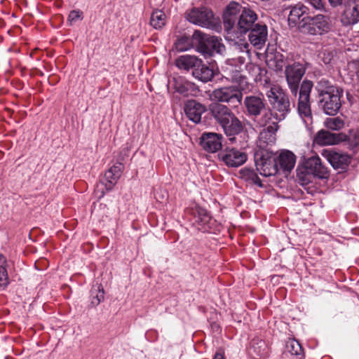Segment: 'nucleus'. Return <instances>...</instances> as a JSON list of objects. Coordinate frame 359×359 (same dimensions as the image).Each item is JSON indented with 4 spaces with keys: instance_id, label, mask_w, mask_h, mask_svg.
<instances>
[{
    "instance_id": "obj_29",
    "label": "nucleus",
    "mask_w": 359,
    "mask_h": 359,
    "mask_svg": "<svg viewBox=\"0 0 359 359\" xmlns=\"http://www.w3.org/2000/svg\"><path fill=\"white\" fill-rule=\"evenodd\" d=\"M239 175L241 179L248 182L250 184H256L259 187H262L263 184L257 175L252 169L243 168L239 171Z\"/></svg>"
},
{
    "instance_id": "obj_44",
    "label": "nucleus",
    "mask_w": 359,
    "mask_h": 359,
    "mask_svg": "<svg viewBox=\"0 0 359 359\" xmlns=\"http://www.w3.org/2000/svg\"><path fill=\"white\" fill-rule=\"evenodd\" d=\"M214 359H225V358H224V356L223 353H217L215 354V358Z\"/></svg>"
},
{
    "instance_id": "obj_2",
    "label": "nucleus",
    "mask_w": 359,
    "mask_h": 359,
    "mask_svg": "<svg viewBox=\"0 0 359 359\" xmlns=\"http://www.w3.org/2000/svg\"><path fill=\"white\" fill-rule=\"evenodd\" d=\"M257 15L254 11L240 4L231 1L223 15L224 27L229 34L235 32L245 34L255 27Z\"/></svg>"
},
{
    "instance_id": "obj_22",
    "label": "nucleus",
    "mask_w": 359,
    "mask_h": 359,
    "mask_svg": "<svg viewBox=\"0 0 359 359\" xmlns=\"http://www.w3.org/2000/svg\"><path fill=\"white\" fill-rule=\"evenodd\" d=\"M276 161L278 166L279 165L284 172H290L294 167L296 156L292 151L285 150L280 152Z\"/></svg>"
},
{
    "instance_id": "obj_16",
    "label": "nucleus",
    "mask_w": 359,
    "mask_h": 359,
    "mask_svg": "<svg viewBox=\"0 0 359 359\" xmlns=\"http://www.w3.org/2000/svg\"><path fill=\"white\" fill-rule=\"evenodd\" d=\"M323 155L334 169L344 170L350 163L348 155L332 149H325Z\"/></svg>"
},
{
    "instance_id": "obj_3",
    "label": "nucleus",
    "mask_w": 359,
    "mask_h": 359,
    "mask_svg": "<svg viewBox=\"0 0 359 359\" xmlns=\"http://www.w3.org/2000/svg\"><path fill=\"white\" fill-rule=\"evenodd\" d=\"M243 104L248 116L252 117L256 127L264 128L269 124L271 110L269 108L262 93L248 95Z\"/></svg>"
},
{
    "instance_id": "obj_39",
    "label": "nucleus",
    "mask_w": 359,
    "mask_h": 359,
    "mask_svg": "<svg viewBox=\"0 0 359 359\" xmlns=\"http://www.w3.org/2000/svg\"><path fill=\"white\" fill-rule=\"evenodd\" d=\"M320 57L322 61L325 65H328V64L331 63V62L334 57V53L332 51L325 50L320 55Z\"/></svg>"
},
{
    "instance_id": "obj_6",
    "label": "nucleus",
    "mask_w": 359,
    "mask_h": 359,
    "mask_svg": "<svg viewBox=\"0 0 359 359\" xmlns=\"http://www.w3.org/2000/svg\"><path fill=\"white\" fill-rule=\"evenodd\" d=\"M271 116L269 119V124L267 126L268 132L275 133L279 128L278 123L284 120L290 113V102L289 97L285 93H280L276 100L271 101Z\"/></svg>"
},
{
    "instance_id": "obj_14",
    "label": "nucleus",
    "mask_w": 359,
    "mask_h": 359,
    "mask_svg": "<svg viewBox=\"0 0 359 359\" xmlns=\"http://www.w3.org/2000/svg\"><path fill=\"white\" fill-rule=\"evenodd\" d=\"M221 127L231 143L236 141V136L243 130L242 122L233 113L221 125Z\"/></svg>"
},
{
    "instance_id": "obj_25",
    "label": "nucleus",
    "mask_w": 359,
    "mask_h": 359,
    "mask_svg": "<svg viewBox=\"0 0 359 359\" xmlns=\"http://www.w3.org/2000/svg\"><path fill=\"white\" fill-rule=\"evenodd\" d=\"M123 167V165L121 163H118L110 168L105 172L104 177L107 182V184H106L107 190H111L113 186L117 182L121 176Z\"/></svg>"
},
{
    "instance_id": "obj_4",
    "label": "nucleus",
    "mask_w": 359,
    "mask_h": 359,
    "mask_svg": "<svg viewBox=\"0 0 359 359\" xmlns=\"http://www.w3.org/2000/svg\"><path fill=\"white\" fill-rule=\"evenodd\" d=\"M176 65L181 69H191L193 76L203 83L211 81L214 77L212 69L194 55H184L179 57L176 60Z\"/></svg>"
},
{
    "instance_id": "obj_28",
    "label": "nucleus",
    "mask_w": 359,
    "mask_h": 359,
    "mask_svg": "<svg viewBox=\"0 0 359 359\" xmlns=\"http://www.w3.org/2000/svg\"><path fill=\"white\" fill-rule=\"evenodd\" d=\"M175 92L183 97L194 95L195 93V86L194 83L188 81H176L175 83Z\"/></svg>"
},
{
    "instance_id": "obj_23",
    "label": "nucleus",
    "mask_w": 359,
    "mask_h": 359,
    "mask_svg": "<svg viewBox=\"0 0 359 359\" xmlns=\"http://www.w3.org/2000/svg\"><path fill=\"white\" fill-rule=\"evenodd\" d=\"M315 89L318 93V99H320L327 95L337 93L342 88L333 85L330 80L325 78H320L318 79Z\"/></svg>"
},
{
    "instance_id": "obj_17",
    "label": "nucleus",
    "mask_w": 359,
    "mask_h": 359,
    "mask_svg": "<svg viewBox=\"0 0 359 359\" xmlns=\"http://www.w3.org/2000/svg\"><path fill=\"white\" fill-rule=\"evenodd\" d=\"M203 40H205L206 43L201 44L198 47V51L205 56L212 55L215 52L222 55L225 52V46L222 43V39L216 36H209L206 39L201 36Z\"/></svg>"
},
{
    "instance_id": "obj_20",
    "label": "nucleus",
    "mask_w": 359,
    "mask_h": 359,
    "mask_svg": "<svg viewBox=\"0 0 359 359\" xmlns=\"http://www.w3.org/2000/svg\"><path fill=\"white\" fill-rule=\"evenodd\" d=\"M206 111L205 106L194 100H188L184 105V111L187 116L195 123L201 122V115Z\"/></svg>"
},
{
    "instance_id": "obj_11",
    "label": "nucleus",
    "mask_w": 359,
    "mask_h": 359,
    "mask_svg": "<svg viewBox=\"0 0 359 359\" xmlns=\"http://www.w3.org/2000/svg\"><path fill=\"white\" fill-rule=\"evenodd\" d=\"M341 15V22L345 26L353 25L359 22V0L344 1Z\"/></svg>"
},
{
    "instance_id": "obj_24",
    "label": "nucleus",
    "mask_w": 359,
    "mask_h": 359,
    "mask_svg": "<svg viewBox=\"0 0 359 359\" xmlns=\"http://www.w3.org/2000/svg\"><path fill=\"white\" fill-rule=\"evenodd\" d=\"M341 140V134L333 133L324 130H320L314 139L315 142L320 145L335 144Z\"/></svg>"
},
{
    "instance_id": "obj_13",
    "label": "nucleus",
    "mask_w": 359,
    "mask_h": 359,
    "mask_svg": "<svg viewBox=\"0 0 359 359\" xmlns=\"http://www.w3.org/2000/svg\"><path fill=\"white\" fill-rule=\"evenodd\" d=\"M219 158L229 167H239L247 161L245 152L235 148H226L219 154Z\"/></svg>"
},
{
    "instance_id": "obj_8",
    "label": "nucleus",
    "mask_w": 359,
    "mask_h": 359,
    "mask_svg": "<svg viewBox=\"0 0 359 359\" xmlns=\"http://www.w3.org/2000/svg\"><path fill=\"white\" fill-rule=\"evenodd\" d=\"M211 97L217 102H226L236 107L241 103L242 93L236 86H231L214 90Z\"/></svg>"
},
{
    "instance_id": "obj_5",
    "label": "nucleus",
    "mask_w": 359,
    "mask_h": 359,
    "mask_svg": "<svg viewBox=\"0 0 359 359\" xmlns=\"http://www.w3.org/2000/svg\"><path fill=\"white\" fill-rule=\"evenodd\" d=\"M186 19L191 23L208 29L219 31L220 21L207 7L193 8L185 13Z\"/></svg>"
},
{
    "instance_id": "obj_7",
    "label": "nucleus",
    "mask_w": 359,
    "mask_h": 359,
    "mask_svg": "<svg viewBox=\"0 0 359 359\" xmlns=\"http://www.w3.org/2000/svg\"><path fill=\"white\" fill-rule=\"evenodd\" d=\"M299 27L304 33L322 34L330 29L329 18L322 14L306 16L302 18Z\"/></svg>"
},
{
    "instance_id": "obj_43",
    "label": "nucleus",
    "mask_w": 359,
    "mask_h": 359,
    "mask_svg": "<svg viewBox=\"0 0 359 359\" xmlns=\"http://www.w3.org/2000/svg\"><path fill=\"white\" fill-rule=\"evenodd\" d=\"M201 214H203V217L201 218V222L203 223H207L209 221L210 218V217L209 216V215L207 212V211L203 210L201 211Z\"/></svg>"
},
{
    "instance_id": "obj_27",
    "label": "nucleus",
    "mask_w": 359,
    "mask_h": 359,
    "mask_svg": "<svg viewBox=\"0 0 359 359\" xmlns=\"http://www.w3.org/2000/svg\"><path fill=\"white\" fill-rule=\"evenodd\" d=\"M268 66L276 72H280L286 67L289 63L286 61L285 56L280 53H276L267 59Z\"/></svg>"
},
{
    "instance_id": "obj_31",
    "label": "nucleus",
    "mask_w": 359,
    "mask_h": 359,
    "mask_svg": "<svg viewBox=\"0 0 359 359\" xmlns=\"http://www.w3.org/2000/svg\"><path fill=\"white\" fill-rule=\"evenodd\" d=\"M251 349L260 358L267 356L268 351L266 343L262 340L254 339L251 344Z\"/></svg>"
},
{
    "instance_id": "obj_38",
    "label": "nucleus",
    "mask_w": 359,
    "mask_h": 359,
    "mask_svg": "<svg viewBox=\"0 0 359 359\" xmlns=\"http://www.w3.org/2000/svg\"><path fill=\"white\" fill-rule=\"evenodd\" d=\"M82 12L80 11H72L68 17V20L71 24L76 22L78 20H82Z\"/></svg>"
},
{
    "instance_id": "obj_47",
    "label": "nucleus",
    "mask_w": 359,
    "mask_h": 359,
    "mask_svg": "<svg viewBox=\"0 0 359 359\" xmlns=\"http://www.w3.org/2000/svg\"><path fill=\"white\" fill-rule=\"evenodd\" d=\"M46 56H48V51H47V50H46Z\"/></svg>"
},
{
    "instance_id": "obj_9",
    "label": "nucleus",
    "mask_w": 359,
    "mask_h": 359,
    "mask_svg": "<svg viewBox=\"0 0 359 359\" xmlns=\"http://www.w3.org/2000/svg\"><path fill=\"white\" fill-rule=\"evenodd\" d=\"M226 63L230 65L239 66L243 65L250 56L249 44L245 41L234 42L229 47Z\"/></svg>"
},
{
    "instance_id": "obj_36",
    "label": "nucleus",
    "mask_w": 359,
    "mask_h": 359,
    "mask_svg": "<svg viewBox=\"0 0 359 359\" xmlns=\"http://www.w3.org/2000/svg\"><path fill=\"white\" fill-rule=\"evenodd\" d=\"M92 299L91 304L93 306H96L100 304V303L104 300V289L101 287V285H98L97 289H94L91 292Z\"/></svg>"
},
{
    "instance_id": "obj_34",
    "label": "nucleus",
    "mask_w": 359,
    "mask_h": 359,
    "mask_svg": "<svg viewBox=\"0 0 359 359\" xmlns=\"http://www.w3.org/2000/svg\"><path fill=\"white\" fill-rule=\"evenodd\" d=\"M286 348L292 355H300L303 349L299 341L295 339H290L287 341Z\"/></svg>"
},
{
    "instance_id": "obj_33",
    "label": "nucleus",
    "mask_w": 359,
    "mask_h": 359,
    "mask_svg": "<svg viewBox=\"0 0 359 359\" xmlns=\"http://www.w3.org/2000/svg\"><path fill=\"white\" fill-rule=\"evenodd\" d=\"M325 127L330 130H339L344 126V121L339 117L327 118L324 122Z\"/></svg>"
},
{
    "instance_id": "obj_12",
    "label": "nucleus",
    "mask_w": 359,
    "mask_h": 359,
    "mask_svg": "<svg viewBox=\"0 0 359 359\" xmlns=\"http://www.w3.org/2000/svg\"><path fill=\"white\" fill-rule=\"evenodd\" d=\"M257 170L265 177L275 175L278 170L276 158L268 153L262 154L259 159L255 161Z\"/></svg>"
},
{
    "instance_id": "obj_48",
    "label": "nucleus",
    "mask_w": 359,
    "mask_h": 359,
    "mask_svg": "<svg viewBox=\"0 0 359 359\" xmlns=\"http://www.w3.org/2000/svg\"><path fill=\"white\" fill-rule=\"evenodd\" d=\"M48 83L51 84V81H50V78L48 79Z\"/></svg>"
},
{
    "instance_id": "obj_35",
    "label": "nucleus",
    "mask_w": 359,
    "mask_h": 359,
    "mask_svg": "<svg viewBox=\"0 0 359 359\" xmlns=\"http://www.w3.org/2000/svg\"><path fill=\"white\" fill-rule=\"evenodd\" d=\"M6 263L5 257L0 254V287H4L8 283Z\"/></svg>"
},
{
    "instance_id": "obj_42",
    "label": "nucleus",
    "mask_w": 359,
    "mask_h": 359,
    "mask_svg": "<svg viewBox=\"0 0 359 359\" xmlns=\"http://www.w3.org/2000/svg\"><path fill=\"white\" fill-rule=\"evenodd\" d=\"M353 140H351V143L354 147L359 146V132H356L353 135Z\"/></svg>"
},
{
    "instance_id": "obj_21",
    "label": "nucleus",
    "mask_w": 359,
    "mask_h": 359,
    "mask_svg": "<svg viewBox=\"0 0 359 359\" xmlns=\"http://www.w3.org/2000/svg\"><path fill=\"white\" fill-rule=\"evenodd\" d=\"M211 116L220 126L232 114V111L226 106L219 102H212L208 109Z\"/></svg>"
},
{
    "instance_id": "obj_15",
    "label": "nucleus",
    "mask_w": 359,
    "mask_h": 359,
    "mask_svg": "<svg viewBox=\"0 0 359 359\" xmlns=\"http://www.w3.org/2000/svg\"><path fill=\"white\" fill-rule=\"evenodd\" d=\"M249 32L248 39L250 43L257 49L262 48L268 37L266 25L257 23Z\"/></svg>"
},
{
    "instance_id": "obj_46",
    "label": "nucleus",
    "mask_w": 359,
    "mask_h": 359,
    "mask_svg": "<svg viewBox=\"0 0 359 359\" xmlns=\"http://www.w3.org/2000/svg\"><path fill=\"white\" fill-rule=\"evenodd\" d=\"M194 34L195 35H200L201 36V32H195Z\"/></svg>"
},
{
    "instance_id": "obj_40",
    "label": "nucleus",
    "mask_w": 359,
    "mask_h": 359,
    "mask_svg": "<svg viewBox=\"0 0 359 359\" xmlns=\"http://www.w3.org/2000/svg\"><path fill=\"white\" fill-rule=\"evenodd\" d=\"M280 93H276L275 89L271 88L266 93V96L268 97L270 103L271 104V101H273L276 100V97H278L280 95Z\"/></svg>"
},
{
    "instance_id": "obj_10",
    "label": "nucleus",
    "mask_w": 359,
    "mask_h": 359,
    "mask_svg": "<svg viewBox=\"0 0 359 359\" xmlns=\"http://www.w3.org/2000/svg\"><path fill=\"white\" fill-rule=\"evenodd\" d=\"M342 95L343 89L320 98L318 100L320 107L325 114L330 116L335 115L341 108Z\"/></svg>"
},
{
    "instance_id": "obj_26",
    "label": "nucleus",
    "mask_w": 359,
    "mask_h": 359,
    "mask_svg": "<svg viewBox=\"0 0 359 359\" xmlns=\"http://www.w3.org/2000/svg\"><path fill=\"white\" fill-rule=\"evenodd\" d=\"M309 15V8L302 4H298L291 8L288 20L293 23H297L298 21L300 22L301 18H304Z\"/></svg>"
},
{
    "instance_id": "obj_18",
    "label": "nucleus",
    "mask_w": 359,
    "mask_h": 359,
    "mask_svg": "<svg viewBox=\"0 0 359 359\" xmlns=\"http://www.w3.org/2000/svg\"><path fill=\"white\" fill-rule=\"evenodd\" d=\"M222 135L215 133H205L201 138V145L207 151L216 152L222 148Z\"/></svg>"
},
{
    "instance_id": "obj_41",
    "label": "nucleus",
    "mask_w": 359,
    "mask_h": 359,
    "mask_svg": "<svg viewBox=\"0 0 359 359\" xmlns=\"http://www.w3.org/2000/svg\"><path fill=\"white\" fill-rule=\"evenodd\" d=\"M307 1L316 9L320 10L323 8L322 0H307Z\"/></svg>"
},
{
    "instance_id": "obj_30",
    "label": "nucleus",
    "mask_w": 359,
    "mask_h": 359,
    "mask_svg": "<svg viewBox=\"0 0 359 359\" xmlns=\"http://www.w3.org/2000/svg\"><path fill=\"white\" fill-rule=\"evenodd\" d=\"M151 25L155 29H161L165 24V15L161 10L154 11L151 15Z\"/></svg>"
},
{
    "instance_id": "obj_45",
    "label": "nucleus",
    "mask_w": 359,
    "mask_h": 359,
    "mask_svg": "<svg viewBox=\"0 0 359 359\" xmlns=\"http://www.w3.org/2000/svg\"><path fill=\"white\" fill-rule=\"evenodd\" d=\"M41 260H38L35 262V267L39 270V271H41L42 270V268L41 267Z\"/></svg>"
},
{
    "instance_id": "obj_1",
    "label": "nucleus",
    "mask_w": 359,
    "mask_h": 359,
    "mask_svg": "<svg viewBox=\"0 0 359 359\" xmlns=\"http://www.w3.org/2000/svg\"><path fill=\"white\" fill-rule=\"evenodd\" d=\"M305 64L295 62L286 65L285 75L287 86L292 95L298 97L297 110L302 118L311 120L312 114L310 103V94L313 83L309 80L300 81L306 72Z\"/></svg>"
},
{
    "instance_id": "obj_19",
    "label": "nucleus",
    "mask_w": 359,
    "mask_h": 359,
    "mask_svg": "<svg viewBox=\"0 0 359 359\" xmlns=\"http://www.w3.org/2000/svg\"><path fill=\"white\" fill-rule=\"evenodd\" d=\"M306 170L320 179L328 177V170L322 164L321 159L316 156L309 158L304 164Z\"/></svg>"
},
{
    "instance_id": "obj_37",
    "label": "nucleus",
    "mask_w": 359,
    "mask_h": 359,
    "mask_svg": "<svg viewBox=\"0 0 359 359\" xmlns=\"http://www.w3.org/2000/svg\"><path fill=\"white\" fill-rule=\"evenodd\" d=\"M175 46L177 51H187L191 47V41L189 38L187 36H182L177 39V41L175 43Z\"/></svg>"
},
{
    "instance_id": "obj_32",
    "label": "nucleus",
    "mask_w": 359,
    "mask_h": 359,
    "mask_svg": "<svg viewBox=\"0 0 359 359\" xmlns=\"http://www.w3.org/2000/svg\"><path fill=\"white\" fill-rule=\"evenodd\" d=\"M313 177L314 176L311 172L306 170L305 167L297 168V181L301 185L308 184L311 182Z\"/></svg>"
}]
</instances>
